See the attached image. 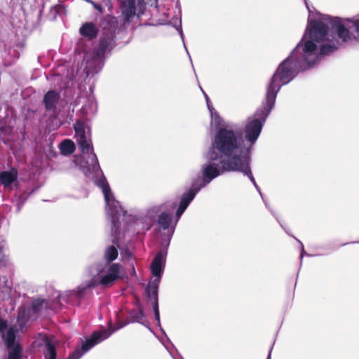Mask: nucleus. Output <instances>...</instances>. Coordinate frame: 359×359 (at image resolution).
I'll return each mask as SVG.
<instances>
[{"label": "nucleus", "mask_w": 359, "mask_h": 359, "mask_svg": "<svg viewBox=\"0 0 359 359\" xmlns=\"http://www.w3.org/2000/svg\"><path fill=\"white\" fill-rule=\"evenodd\" d=\"M298 48L299 46L294 49L288 57L279 65L269 81L265 96L266 103L264 109L262 110V116L264 119L267 118L273 109L277 93L280 90L281 86L292 81L299 71L306 69L305 64H302L297 56Z\"/></svg>", "instance_id": "1"}, {"label": "nucleus", "mask_w": 359, "mask_h": 359, "mask_svg": "<svg viewBox=\"0 0 359 359\" xmlns=\"http://www.w3.org/2000/svg\"><path fill=\"white\" fill-rule=\"evenodd\" d=\"M241 134L232 129L221 128L215 134L212 142L213 151L218 154L219 157L224 160L236 159L239 168L243 169V173L247 175L251 182L255 184L248 159L242 156L240 151Z\"/></svg>", "instance_id": "2"}, {"label": "nucleus", "mask_w": 359, "mask_h": 359, "mask_svg": "<svg viewBox=\"0 0 359 359\" xmlns=\"http://www.w3.org/2000/svg\"><path fill=\"white\" fill-rule=\"evenodd\" d=\"M209 159L210 162L205 164L203 167V179L201 180L199 184L196 182V187H200V189L225 172L239 171L243 172V169L239 168L236 161V159L234 158L224 160L222 157H219L216 152L210 151Z\"/></svg>", "instance_id": "3"}, {"label": "nucleus", "mask_w": 359, "mask_h": 359, "mask_svg": "<svg viewBox=\"0 0 359 359\" xmlns=\"http://www.w3.org/2000/svg\"><path fill=\"white\" fill-rule=\"evenodd\" d=\"M124 274V271L120 264H110L107 268V273L100 278L98 283L91 280L86 285V287L90 289L96 287L97 285H100L104 287H111L116 280L122 279Z\"/></svg>", "instance_id": "4"}, {"label": "nucleus", "mask_w": 359, "mask_h": 359, "mask_svg": "<svg viewBox=\"0 0 359 359\" xmlns=\"http://www.w3.org/2000/svg\"><path fill=\"white\" fill-rule=\"evenodd\" d=\"M120 8L123 25L133 20L134 17L144 13L145 3L144 0H120Z\"/></svg>", "instance_id": "5"}, {"label": "nucleus", "mask_w": 359, "mask_h": 359, "mask_svg": "<svg viewBox=\"0 0 359 359\" xmlns=\"http://www.w3.org/2000/svg\"><path fill=\"white\" fill-rule=\"evenodd\" d=\"M109 336V333L106 330L102 332H94L89 338L82 343L81 348H76L69 355L67 359H79L84 353L89 351L103 339H107Z\"/></svg>", "instance_id": "6"}, {"label": "nucleus", "mask_w": 359, "mask_h": 359, "mask_svg": "<svg viewBox=\"0 0 359 359\" xmlns=\"http://www.w3.org/2000/svg\"><path fill=\"white\" fill-rule=\"evenodd\" d=\"M266 100L263 103L262 108L257 111V116L259 118H255L250 121L245 126V137L251 143H254L258 138L262 128V122L265 121L266 118L264 119L262 116V110L264 109V104Z\"/></svg>", "instance_id": "7"}, {"label": "nucleus", "mask_w": 359, "mask_h": 359, "mask_svg": "<svg viewBox=\"0 0 359 359\" xmlns=\"http://www.w3.org/2000/svg\"><path fill=\"white\" fill-rule=\"evenodd\" d=\"M328 26L323 22L313 20L309 22L308 34H306L304 37H306L308 35L311 40L316 42L323 41L328 33Z\"/></svg>", "instance_id": "8"}, {"label": "nucleus", "mask_w": 359, "mask_h": 359, "mask_svg": "<svg viewBox=\"0 0 359 359\" xmlns=\"http://www.w3.org/2000/svg\"><path fill=\"white\" fill-rule=\"evenodd\" d=\"M329 22L332 29L338 37L341 46L351 40L350 31L345 27L341 18L337 17H328Z\"/></svg>", "instance_id": "9"}, {"label": "nucleus", "mask_w": 359, "mask_h": 359, "mask_svg": "<svg viewBox=\"0 0 359 359\" xmlns=\"http://www.w3.org/2000/svg\"><path fill=\"white\" fill-rule=\"evenodd\" d=\"M314 40L311 39L306 41L302 48L303 53H299V55H298V52H297V56L302 62V64H305L306 69L311 67L315 63L314 58L313 60L309 59L310 56H313L314 57H316V56L313 55V53L316 50L317 46L314 43ZM298 46L299 48L297 49V51H299V49L300 48V43H299L297 46Z\"/></svg>", "instance_id": "10"}, {"label": "nucleus", "mask_w": 359, "mask_h": 359, "mask_svg": "<svg viewBox=\"0 0 359 359\" xmlns=\"http://www.w3.org/2000/svg\"><path fill=\"white\" fill-rule=\"evenodd\" d=\"M115 34L111 32H102L99 40L98 47L95 50L97 57H102L107 50H111L115 46Z\"/></svg>", "instance_id": "11"}, {"label": "nucleus", "mask_w": 359, "mask_h": 359, "mask_svg": "<svg viewBox=\"0 0 359 359\" xmlns=\"http://www.w3.org/2000/svg\"><path fill=\"white\" fill-rule=\"evenodd\" d=\"M60 95L55 90H49L43 96V103L48 111H55L60 101Z\"/></svg>", "instance_id": "12"}, {"label": "nucleus", "mask_w": 359, "mask_h": 359, "mask_svg": "<svg viewBox=\"0 0 359 359\" xmlns=\"http://www.w3.org/2000/svg\"><path fill=\"white\" fill-rule=\"evenodd\" d=\"M98 32V27L96 24L93 22H85L79 28V34L89 41L96 39Z\"/></svg>", "instance_id": "13"}, {"label": "nucleus", "mask_w": 359, "mask_h": 359, "mask_svg": "<svg viewBox=\"0 0 359 359\" xmlns=\"http://www.w3.org/2000/svg\"><path fill=\"white\" fill-rule=\"evenodd\" d=\"M144 318V313L141 306H139L138 309H132L129 312V316L123 322L118 323V328H121L126 325L131 323H142V320Z\"/></svg>", "instance_id": "14"}, {"label": "nucleus", "mask_w": 359, "mask_h": 359, "mask_svg": "<svg viewBox=\"0 0 359 359\" xmlns=\"http://www.w3.org/2000/svg\"><path fill=\"white\" fill-rule=\"evenodd\" d=\"M18 176V172L14 168L9 171H2L0 172V182L7 187L17 180Z\"/></svg>", "instance_id": "15"}, {"label": "nucleus", "mask_w": 359, "mask_h": 359, "mask_svg": "<svg viewBox=\"0 0 359 359\" xmlns=\"http://www.w3.org/2000/svg\"><path fill=\"white\" fill-rule=\"evenodd\" d=\"M101 27L102 32H111L115 34L117 27L116 18L110 15L105 16L101 22Z\"/></svg>", "instance_id": "16"}, {"label": "nucleus", "mask_w": 359, "mask_h": 359, "mask_svg": "<svg viewBox=\"0 0 359 359\" xmlns=\"http://www.w3.org/2000/svg\"><path fill=\"white\" fill-rule=\"evenodd\" d=\"M200 191V187H196V182L192 184V187L187 192H185L180 202V205L187 209L191 201L194 198L196 193Z\"/></svg>", "instance_id": "17"}, {"label": "nucleus", "mask_w": 359, "mask_h": 359, "mask_svg": "<svg viewBox=\"0 0 359 359\" xmlns=\"http://www.w3.org/2000/svg\"><path fill=\"white\" fill-rule=\"evenodd\" d=\"M339 46L341 43L339 40L328 41L320 46L319 55H328L337 50Z\"/></svg>", "instance_id": "18"}, {"label": "nucleus", "mask_w": 359, "mask_h": 359, "mask_svg": "<svg viewBox=\"0 0 359 359\" xmlns=\"http://www.w3.org/2000/svg\"><path fill=\"white\" fill-rule=\"evenodd\" d=\"M163 254L162 251H159L154 257L151 264V273L154 276H161L162 273V260Z\"/></svg>", "instance_id": "19"}, {"label": "nucleus", "mask_w": 359, "mask_h": 359, "mask_svg": "<svg viewBox=\"0 0 359 359\" xmlns=\"http://www.w3.org/2000/svg\"><path fill=\"white\" fill-rule=\"evenodd\" d=\"M45 349L43 351V355L45 359H56L57 352L55 344H53L48 337L43 339Z\"/></svg>", "instance_id": "20"}, {"label": "nucleus", "mask_w": 359, "mask_h": 359, "mask_svg": "<svg viewBox=\"0 0 359 359\" xmlns=\"http://www.w3.org/2000/svg\"><path fill=\"white\" fill-rule=\"evenodd\" d=\"M61 153L64 155H69L75 151V144L71 140H65L60 144Z\"/></svg>", "instance_id": "21"}, {"label": "nucleus", "mask_w": 359, "mask_h": 359, "mask_svg": "<svg viewBox=\"0 0 359 359\" xmlns=\"http://www.w3.org/2000/svg\"><path fill=\"white\" fill-rule=\"evenodd\" d=\"M172 222V217L166 212H163L158 217V224L164 230L168 229Z\"/></svg>", "instance_id": "22"}, {"label": "nucleus", "mask_w": 359, "mask_h": 359, "mask_svg": "<svg viewBox=\"0 0 359 359\" xmlns=\"http://www.w3.org/2000/svg\"><path fill=\"white\" fill-rule=\"evenodd\" d=\"M117 257L118 250L114 246L111 245L106 249L104 252V259L107 263L112 264L111 262L116 259Z\"/></svg>", "instance_id": "23"}, {"label": "nucleus", "mask_w": 359, "mask_h": 359, "mask_svg": "<svg viewBox=\"0 0 359 359\" xmlns=\"http://www.w3.org/2000/svg\"><path fill=\"white\" fill-rule=\"evenodd\" d=\"M74 128L77 139H84V137H86V130H85V125L83 121H77L74 125Z\"/></svg>", "instance_id": "24"}, {"label": "nucleus", "mask_w": 359, "mask_h": 359, "mask_svg": "<svg viewBox=\"0 0 359 359\" xmlns=\"http://www.w3.org/2000/svg\"><path fill=\"white\" fill-rule=\"evenodd\" d=\"M8 359H22V347L20 344H16L14 347L10 348Z\"/></svg>", "instance_id": "25"}, {"label": "nucleus", "mask_w": 359, "mask_h": 359, "mask_svg": "<svg viewBox=\"0 0 359 359\" xmlns=\"http://www.w3.org/2000/svg\"><path fill=\"white\" fill-rule=\"evenodd\" d=\"M77 143L81 152L84 154H88L90 149L93 150V147H91L87 140V137H84V139H77Z\"/></svg>", "instance_id": "26"}, {"label": "nucleus", "mask_w": 359, "mask_h": 359, "mask_svg": "<svg viewBox=\"0 0 359 359\" xmlns=\"http://www.w3.org/2000/svg\"><path fill=\"white\" fill-rule=\"evenodd\" d=\"M99 186L102 188V192L104 194V200L107 202V203H109L110 200V196L111 195V189L109 186V184L107 182L106 180L100 182Z\"/></svg>", "instance_id": "27"}, {"label": "nucleus", "mask_w": 359, "mask_h": 359, "mask_svg": "<svg viewBox=\"0 0 359 359\" xmlns=\"http://www.w3.org/2000/svg\"><path fill=\"white\" fill-rule=\"evenodd\" d=\"M158 288L151 287V286H147L145 288V292L147 294V297L150 300L156 301V299H158Z\"/></svg>", "instance_id": "28"}, {"label": "nucleus", "mask_w": 359, "mask_h": 359, "mask_svg": "<svg viewBox=\"0 0 359 359\" xmlns=\"http://www.w3.org/2000/svg\"><path fill=\"white\" fill-rule=\"evenodd\" d=\"M15 336L13 331L9 330L7 332V337H6V346L8 348H12L15 346L16 344H15Z\"/></svg>", "instance_id": "29"}, {"label": "nucleus", "mask_w": 359, "mask_h": 359, "mask_svg": "<svg viewBox=\"0 0 359 359\" xmlns=\"http://www.w3.org/2000/svg\"><path fill=\"white\" fill-rule=\"evenodd\" d=\"M45 300L43 299H36L33 300L32 303V309L34 313H38L40 311Z\"/></svg>", "instance_id": "30"}, {"label": "nucleus", "mask_w": 359, "mask_h": 359, "mask_svg": "<svg viewBox=\"0 0 359 359\" xmlns=\"http://www.w3.org/2000/svg\"><path fill=\"white\" fill-rule=\"evenodd\" d=\"M87 288L84 287H79L76 290V297L79 299L83 298L86 295Z\"/></svg>", "instance_id": "31"}, {"label": "nucleus", "mask_w": 359, "mask_h": 359, "mask_svg": "<svg viewBox=\"0 0 359 359\" xmlns=\"http://www.w3.org/2000/svg\"><path fill=\"white\" fill-rule=\"evenodd\" d=\"M18 319L19 321L24 320V322L27 321L28 318L26 317V310L20 309L18 313Z\"/></svg>", "instance_id": "32"}, {"label": "nucleus", "mask_w": 359, "mask_h": 359, "mask_svg": "<svg viewBox=\"0 0 359 359\" xmlns=\"http://www.w3.org/2000/svg\"><path fill=\"white\" fill-rule=\"evenodd\" d=\"M160 281H161V276H155V278L149 283L148 286L158 288Z\"/></svg>", "instance_id": "33"}, {"label": "nucleus", "mask_w": 359, "mask_h": 359, "mask_svg": "<svg viewBox=\"0 0 359 359\" xmlns=\"http://www.w3.org/2000/svg\"><path fill=\"white\" fill-rule=\"evenodd\" d=\"M186 208H184V207H182L179 205V207L176 211V217L177 218V219H180V217L182 216V215L184 213V212L185 211Z\"/></svg>", "instance_id": "34"}, {"label": "nucleus", "mask_w": 359, "mask_h": 359, "mask_svg": "<svg viewBox=\"0 0 359 359\" xmlns=\"http://www.w3.org/2000/svg\"><path fill=\"white\" fill-rule=\"evenodd\" d=\"M186 208H184V207H182L179 205V207L176 211V217L177 218V219H180V217L182 216V215L184 213V212L185 211Z\"/></svg>", "instance_id": "35"}, {"label": "nucleus", "mask_w": 359, "mask_h": 359, "mask_svg": "<svg viewBox=\"0 0 359 359\" xmlns=\"http://www.w3.org/2000/svg\"><path fill=\"white\" fill-rule=\"evenodd\" d=\"M7 327V322L6 320L0 318V332L5 330Z\"/></svg>", "instance_id": "36"}, {"label": "nucleus", "mask_w": 359, "mask_h": 359, "mask_svg": "<svg viewBox=\"0 0 359 359\" xmlns=\"http://www.w3.org/2000/svg\"><path fill=\"white\" fill-rule=\"evenodd\" d=\"M153 309H154V313H159V310H158V299H156V301H154Z\"/></svg>", "instance_id": "37"}, {"label": "nucleus", "mask_w": 359, "mask_h": 359, "mask_svg": "<svg viewBox=\"0 0 359 359\" xmlns=\"http://www.w3.org/2000/svg\"><path fill=\"white\" fill-rule=\"evenodd\" d=\"M93 6L100 13H101V14L103 13L104 9H103L102 5L94 3L93 4Z\"/></svg>", "instance_id": "38"}, {"label": "nucleus", "mask_w": 359, "mask_h": 359, "mask_svg": "<svg viewBox=\"0 0 359 359\" xmlns=\"http://www.w3.org/2000/svg\"><path fill=\"white\" fill-rule=\"evenodd\" d=\"M354 25L355 27L356 32L359 36V19L355 21Z\"/></svg>", "instance_id": "39"}, {"label": "nucleus", "mask_w": 359, "mask_h": 359, "mask_svg": "<svg viewBox=\"0 0 359 359\" xmlns=\"http://www.w3.org/2000/svg\"><path fill=\"white\" fill-rule=\"evenodd\" d=\"M154 315H155V319H156L157 321H158V322H159V320H160V314H159V313H154Z\"/></svg>", "instance_id": "40"}, {"label": "nucleus", "mask_w": 359, "mask_h": 359, "mask_svg": "<svg viewBox=\"0 0 359 359\" xmlns=\"http://www.w3.org/2000/svg\"><path fill=\"white\" fill-rule=\"evenodd\" d=\"M175 207H176V204H175V203H172L171 204V208H175Z\"/></svg>", "instance_id": "41"}, {"label": "nucleus", "mask_w": 359, "mask_h": 359, "mask_svg": "<svg viewBox=\"0 0 359 359\" xmlns=\"http://www.w3.org/2000/svg\"><path fill=\"white\" fill-rule=\"evenodd\" d=\"M93 158H95V160L96 161H97V156H96V155H95V153H93Z\"/></svg>", "instance_id": "42"}, {"label": "nucleus", "mask_w": 359, "mask_h": 359, "mask_svg": "<svg viewBox=\"0 0 359 359\" xmlns=\"http://www.w3.org/2000/svg\"><path fill=\"white\" fill-rule=\"evenodd\" d=\"M3 251V247L0 245V254Z\"/></svg>", "instance_id": "43"}]
</instances>
